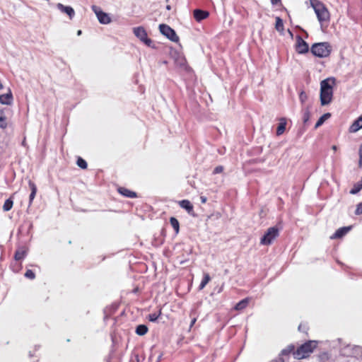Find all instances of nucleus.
Returning a JSON list of instances; mask_svg holds the SVG:
<instances>
[{
    "mask_svg": "<svg viewBox=\"0 0 362 362\" xmlns=\"http://www.w3.org/2000/svg\"><path fill=\"white\" fill-rule=\"evenodd\" d=\"M334 78H327L320 83V103L322 105L329 104L332 100Z\"/></svg>",
    "mask_w": 362,
    "mask_h": 362,
    "instance_id": "f257e3e1",
    "label": "nucleus"
},
{
    "mask_svg": "<svg viewBox=\"0 0 362 362\" xmlns=\"http://www.w3.org/2000/svg\"><path fill=\"white\" fill-rule=\"evenodd\" d=\"M317 345V341H308L299 346L297 350L293 352V355L295 358L298 359L307 358L313 352Z\"/></svg>",
    "mask_w": 362,
    "mask_h": 362,
    "instance_id": "f03ea898",
    "label": "nucleus"
},
{
    "mask_svg": "<svg viewBox=\"0 0 362 362\" xmlns=\"http://www.w3.org/2000/svg\"><path fill=\"white\" fill-rule=\"evenodd\" d=\"M310 51L315 57L325 58L329 56L332 46L327 42L315 43L312 45Z\"/></svg>",
    "mask_w": 362,
    "mask_h": 362,
    "instance_id": "7ed1b4c3",
    "label": "nucleus"
},
{
    "mask_svg": "<svg viewBox=\"0 0 362 362\" xmlns=\"http://www.w3.org/2000/svg\"><path fill=\"white\" fill-rule=\"evenodd\" d=\"M310 4L320 23L329 21V11L322 2L318 0H310Z\"/></svg>",
    "mask_w": 362,
    "mask_h": 362,
    "instance_id": "20e7f679",
    "label": "nucleus"
},
{
    "mask_svg": "<svg viewBox=\"0 0 362 362\" xmlns=\"http://www.w3.org/2000/svg\"><path fill=\"white\" fill-rule=\"evenodd\" d=\"M279 236V229L276 227L268 228L265 234L260 240V244L263 245H269Z\"/></svg>",
    "mask_w": 362,
    "mask_h": 362,
    "instance_id": "39448f33",
    "label": "nucleus"
},
{
    "mask_svg": "<svg viewBox=\"0 0 362 362\" xmlns=\"http://www.w3.org/2000/svg\"><path fill=\"white\" fill-rule=\"evenodd\" d=\"M159 30L162 35L165 36L172 42H177L179 41V37L177 35L175 31L169 25L165 24H160L159 25Z\"/></svg>",
    "mask_w": 362,
    "mask_h": 362,
    "instance_id": "423d86ee",
    "label": "nucleus"
},
{
    "mask_svg": "<svg viewBox=\"0 0 362 362\" xmlns=\"http://www.w3.org/2000/svg\"><path fill=\"white\" fill-rule=\"evenodd\" d=\"M133 33L135 36L139 38L148 47H151L152 40L148 37L147 33L144 27L139 26L133 28Z\"/></svg>",
    "mask_w": 362,
    "mask_h": 362,
    "instance_id": "0eeeda50",
    "label": "nucleus"
},
{
    "mask_svg": "<svg viewBox=\"0 0 362 362\" xmlns=\"http://www.w3.org/2000/svg\"><path fill=\"white\" fill-rule=\"evenodd\" d=\"M91 8L95 13L98 20L102 24H109L111 22V18L107 13L103 12L100 8L97 6H92Z\"/></svg>",
    "mask_w": 362,
    "mask_h": 362,
    "instance_id": "6e6552de",
    "label": "nucleus"
},
{
    "mask_svg": "<svg viewBox=\"0 0 362 362\" xmlns=\"http://www.w3.org/2000/svg\"><path fill=\"white\" fill-rule=\"evenodd\" d=\"M309 50V47L308 43L304 41L302 37L298 36L296 38V51L299 54H305L307 53Z\"/></svg>",
    "mask_w": 362,
    "mask_h": 362,
    "instance_id": "1a4fd4ad",
    "label": "nucleus"
},
{
    "mask_svg": "<svg viewBox=\"0 0 362 362\" xmlns=\"http://www.w3.org/2000/svg\"><path fill=\"white\" fill-rule=\"evenodd\" d=\"M57 8L62 13L67 14L70 19H72L75 16V11L71 6H64L61 3L57 4Z\"/></svg>",
    "mask_w": 362,
    "mask_h": 362,
    "instance_id": "9d476101",
    "label": "nucleus"
},
{
    "mask_svg": "<svg viewBox=\"0 0 362 362\" xmlns=\"http://www.w3.org/2000/svg\"><path fill=\"white\" fill-rule=\"evenodd\" d=\"M351 226L342 227L336 230V232L331 236L332 239L341 238L344 236L350 230Z\"/></svg>",
    "mask_w": 362,
    "mask_h": 362,
    "instance_id": "9b49d317",
    "label": "nucleus"
},
{
    "mask_svg": "<svg viewBox=\"0 0 362 362\" xmlns=\"http://www.w3.org/2000/svg\"><path fill=\"white\" fill-rule=\"evenodd\" d=\"M13 103V95L11 90L5 94L0 95V103L3 105H11Z\"/></svg>",
    "mask_w": 362,
    "mask_h": 362,
    "instance_id": "f8f14e48",
    "label": "nucleus"
},
{
    "mask_svg": "<svg viewBox=\"0 0 362 362\" xmlns=\"http://www.w3.org/2000/svg\"><path fill=\"white\" fill-rule=\"evenodd\" d=\"M209 15V13L206 11L200 9H196L194 11V18L198 22L206 18Z\"/></svg>",
    "mask_w": 362,
    "mask_h": 362,
    "instance_id": "ddd939ff",
    "label": "nucleus"
},
{
    "mask_svg": "<svg viewBox=\"0 0 362 362\" xmlns=\"http://www.w3.org/2000/svg\"><path fill=\"white\" fill-rule=\"evenodd\" d=\"M362 128V115L354 122L349 128V132L355 133Z\"/></svg>",
    "mask_w": 362,
    "mask_h": 362,
    "instance_id": "4468645a",
    "label": "nucleus"
},
{
    "mask_svg": "<svg viewBox=\"0 0 362 362\" xmlns=\"http://www.w3.org/2000/svg\"><path fill=\"white\" fill-rule=\"evenodd\" d=\"M179 205L182 209H185L189 214L193 212V205L189 200L184 199L179 202Z\"/></svg>",
    "mask_w": 362,
    "mask_h": 362,
    "instance_id": "2eb2a0df",
    "label": "nucleus"
},
{
    "mask_svg": "<svg viewBox=\"0 0 362 362\" xmlns=\"http://www.w3.org/2000/svg\"><path fill=\"white\" fill-rule=\"evenodd\" d=\"M28 250L25 247L19 248L15 253V259L16 260L23 259L27 255Z\"/></svg>",
    "mask_w": 362,
    "mask_h": 362,
    "instance_id": "dca6fc26",
    "label": "nucleus"
},
{
    "mask_svg": "<svg viewBox=\"0 0 362 362\" xmlns=\"http://www.w3.org/2000/svg\"><path fill=\"white\" fill-rule=\"evenodd\" d=\"M119 192L127 197L134 198L136 197V194L135 192H132L126 188L120 187L118 189Z\"/></svg>",
    "mask_w": 362,
    "mask_h": 362,
    "instance_id": "f3484780",
    "label": "nucleus"
},
{
    "mask_svg": "<svg viewBox=\"0 0 362 362\" xmlns=\"http://www.w3.org/2000/svg\"><path fill=\"white\" fill-rule=\"evenodd\" d=\"M331 117V114L330 113H325L323 115H322L319 119L317 120V122H316L315 125V129H317L318 127H320L321 125L323 124V123L327 120L328 119L329 117Z\"/></svg>",
    "mask_w": 362,
    "mask_h": 362,
    "instance_id": "a211bd4d",
    "label": "nucleus"
},
{
    "mask_svg": "<svg viewBox=\"0 0 362 362\" xmlns=\"http://www.w3.org/2000/svg\"><path fill=\"white\" fill-rule=\"evenodd\" d=\"M286 119L284 118H281V122L279 123V124L277 127V129H276V134L278 136L281 135L284 132V131L286 129Z\"/></svg>",
    "mask_w": 362,
    "mask_h": 362,
    "instance_id": "6ab92c4d",
    "label": "nucleus"
},
{
    "mask_svg": "<svg viewBox=\"0 0 362 362\" xmlns=\"http://www.w3.org/2000/svg\"><path fill=\"white\" fill-rule=\"evenodd\" d=\"M249 303L248 298H245L242 300H240L239 303H238L235 306V310H242L244 308H245Z\"/></svg>",
    "mask_w": 362,
    "mask_h": 362,
    "instance_id": "aec40b11",
    "label": "nucleus"
},
{
    "mask_svg": "<svg viewBox=\"0 0 362 362\" xmlns=\"http://www.w3.org/2000/svg\"><path fill=\"white\" fill-rule=\"evenodd\" d=\"M8 126V120L3 111L0 110V128L6 129Z\"/></svg>",
    "mask_w": 362,
    "mask_h": 362,
    "instance_id": "412c9836",
    "label": "nucleus"
},
{
    "mask_svg": "<svg viewBox=\"0 0 362 362\" xmlns=\"http://www.w3.org/2000/svg\"><path fill=\"white\" fill-rule=\"evenodd\" d=\"M210 280H211V277H210L209 274L207 273H205L204 274L203 279H202V280L200 283V285L199 286V289L202 290L206 286V285L210 281Z\"/></svg>",
    "mask_w": 362,
    "mask_h": 362,
    "instance_id": "4be33fe9",
    "label": "nucleus"
},
{
    "mask_svg": "<svg viewBox=\"0 0 362 362\" xmlns=\"http://www.w3.org/2000/svg\"><path fill=\"white\" fill-rule=\"evenodd\" d=\"M29 185L31 189V193L30 194V204H31L33 200L34 199L36 192H37V187L31 181L29 182Z\"/></svg>",
    "mask_w": 362,
    "mask_h": 362,
    "instance_id": "5701e85b",
    "label": "nucleus"
},
{
    "mask_svg": "<svg viewBox=\"0 0 362 362\" xmlns=\"http://www.w3.org/2000/svg\"><path fill=\"white\" fill-rule=\"evenodd\" d=\"M148 332V327L144 325H140L137 326L136 329V333L138 335L143 336L146 334Z\"/></svg>",
    "mask_w": 362,
    "mask_h": 362,
    "instance_id": "b1692460",
    "label": "nucleus"
},
{
    "mask_svg": "<svg viewBox=\"0 0 362 362\" xmlns=\"http://www.w3.org/2000/svg\"><path fill=\"white\" fill-rule=\"evenodd\" d=\"M310 117V112L309 107L303 110V122L304 124H307Z\"/></svg>",
    "mask_w": 362,
    "mask_h": 362,
    "instance_id": "393cba45",
    "label": "nucleus"
},
{
    "mask_svg": "<svg viewBox=\"0 0 362 362\" xmlns=\"http://www.w3.org/2000/svg\"><path fill=\"white\" fill-rule=\"evenodd\" d=\"M13 200L10 198V199H8L5 201L4 205H3V210L4 211H10L12 207H13Z\"/></svg>",
    "mask_w": 362,
    "mask_h": 362,
    "instance_id": "a878e982",
    "label": "nucleus"
},
{
    "mask_svg": "<svg viewBox=\"0 0 362 362\" xmlns=\"http://www.w3.org/2000/svg\"><path fill=\"white\" fill-rule=\"evenodd\" d=\"M170 222L172 227L174 228L175 233H178L179 229H180V225H179V222L177 220V218H175L174 217H171L170 219Z\"/></svg>",
    "mask_w": 362,
    "mask_h": 362,
    "instance_id": "bb28decb",
    "label": "nucleus"
},
{
    "mask_svg": "<svg viewBox=\"0 0 362 362\" xmlns=\"http://www.w3.org/2000/svg\"><path fill=\"white\" fill-rule=\"evenodd\" d=\"M160 315H161V309H160L158 313H153L149 314L147 317L149 321L154 322L158 320V318L160 316Z\"/></svg>",
    "mask_w": 362,
    "mask_h": 362,
    "instance_id": "cd10ccee",
    "label": "nucleus"
},
{
    "mask_svg": "<svg viewBox=\"0 0 362 362\" xmlns=\"http://www.w3.org/2000/svg\"><path fill=\"white\" fill-rule=\"evenodd\" d=\"M294 349H295V347L293 345H289L286 348L284 349L281 351V355H288L291 352H294Z\"/></svg>",
    "mask_w": 362,
    "mask_h": 362,
    "instance_id": "c85d7f7f",
    "label": "nucleus"
},
{
    "mask_svg": "<svg viewBox=\"0 0 362 362\" xmlns=\"http://www.w3.org/2000/svg\"><path fill=\"white\" fill-rule=\"evenodd\" d=\"M276 29L279 31H281L284 30V23H283V21L279 18V17H276Z\"/></svg>",
    "mask_w": 362,
    "mask_h": 362,
    "instance_id": "c756f323",
    "label": "nucleus"
},
{
    "mask_svg": "<svg viewBox=\"0 0 362 362\" xmlns=\"http://www.w3.org/2000/svg\"><path fill=\"white\" fill-rule=\"evenodd\" d=\"M77 165L82 169H86L87 168V163L85 160L81 158H78L77 160Z\"/></svg>",
    "mask_w": 362,
    "mask_h": 362,
    "instance_id": "7c9ffc66",
    "label": "nucleus"
},
{
    "mask_svg": "<svg viewBox=\"0 0 362 362\" xmlns=\"http://www.w3.org/2000/svg\"><path fill=\"white\" fill-rule=\"evenodd\" d=\"M25 276L28 279H35V273L32 270L28 269L26 271V272L25 273Z\"/></svg>",
    "mask_w": 362,
    "mask_h": 362,
    "instance_id": "2f4dec72",
    "label": "nucleus"
},
{
    "mask_svg": "<svg viewBox=\"0 0 362 362\" xmlns=\"http://www.w3.org/2000/svg\"><path fill=\"white\" fill-rule=\"evenodd\" d=\"M299 99L302 103H304L308 99L307 94L304 91H301L299 95Z\"/></svg>",
    "mask_w": 362,
    "mask_h": 362,
    "instance_id": "473e14b6",
    "label": "nucleus"
},
{
    "mask_svg": "<svg viewBox=\"0 0 362 362\" xmlns=\"http://www.w3.org/2000/svg\"><path fill=\"white\" fill-rule=\"evenodd\" d=\"M358 154H359L358 165L360 168H361L362 167V144L359 146Z\"/></svg>",
    "mask_w": 362,
    "mask_h": 362,
    "instance_id": "72a5a7b5",
    "label": "nucleus"
},
{
    "mask_svg": "<svg viewBox=\"0 0 362 362\" xmlns=\"http://www.w3.org/2000/svg\"><path fill=\"white\" fill-rule=\"evenodd\" d=\"M355 214L356 215H360L362 214V203H359L358 204H357Z\"/></svg>",
    "mask_w": 362,
    "mask_h": 362,
    "instance_id": "f704fd0d",
    "label": "nucleus"
},
{
    "mask_svg": "<svg viewBox=\"0 0 362 362\" xmlns=\"http://www.w3.org/2000/svg\"><path fill=\"white\" fill-rule=\"evenodd\" d=\"M223 166L221 165H218L217 167H216L214 170V174H218V173H221V172H223Z\"/></svg>",
    "mask_w": 362,
    "mask_h": 362,
    "instance_id": "c9c22d12",
    "label": "nucleus"
},
{
    "mask_svg": "<svg viewBox=\"0 0 362 362\" xmlns=\"http://www.w3.org/2000/svg\"><path fill=\"white\" fill-rule=\"evenodd\" d=\"M354 350H355V354L356 355L359 356V355L362 354V347H361V346H356L354 348Z\"/></svg>",
    "mask_w": 362,
    "mask_h": 362,
    "instance_id": "e433bc0d",
    "label": "nucleus"
},
{
    "mask_svg": "<svg viewBox=\"0 0 362 362\" xmlns=\"http://www.w3.org/2000/svg\"><path fill=\"white\" fill-rule=\"evenodd\" d=\"M361 190V189L359 188V187H358L357 185H356L354 186V187L351 190V193L354 194H356L357 192H358L359 191Z\"/></svg>",
    "mask_w": 362,
    "mask_h": 362,
    "instance_id": "4c0bfd02",
    "label": "nucleus"
},
{
    "mask_svg": "<svg viewBox=\"0 0 362 362\" xmlns=\"http://www.w3.org/2000/svg\"><path fill=\"white\" fill-rule=\"evenodd\" d=\"M308 329V327L305 325H303V324H300L299 326H298V330L299 331H302V332H306Z\"/></svg>",
    "mask_w": 362,
    "mask_h": 362,
    "instance_id": "58836bf2",
    "label": "nucleus"
},
{
    "mask_svg": "<svg viewBox=\"0 0 362 362\" xmlns=\"http://www.w3.org/2000/svg\"><path fill=\"white\" fill-rule=\"evenodd\" d=\"M271 362H284V361L281 356H279L278 358L274 359Z\"/></svg>",
    "mask_w": 362,
    "mask_h": 362,
    "instance_id": "ea45409f",
    "label": "nucleus"
},
{
    "mask_svg": "<svg viewBox=\"0 0 362 362\" xmlns=\"http://www.w3.org/2000/svg\"><path fill=\"white\" fill-rule=\"evenodd\" d=\"M200 199H201V202H202V204H204V203L206 202L207 199H206V197H203L202 196V197H200Z\"/></svg>",
    "mask_w": 362,
    "mask_h": 362,
    "instance_id": "a19ab883",
    "label": "nucleus"
},
{
    "mask_svg": "<svg viewBox=\"0 0 362 362\" xmlns=\"http://www.w3.org/2000/svg\"><path fill=\"white\" fill-rule=\"evenodd\" d=\"M196 320H197L196 318L192 319V322L190 323V327H192L195 324Z\"/></svg>",
    "mask_w": 362,
    "mask_h": 362,
    "instance_id": "79ce46f5",
    "label": "nucleus"
},
{
    "mask_svg": "<svg viewBox=\"0 0 362 362\" xmlns=\"http://www.w3.org/2000/svg\"><path fill=\"white\" fill-rule=\"evenodd\" d=\"M272 4H276L280 0H271Z\"/></svg>",
    "mask_w": 362,
    "mask_h": 362,
    "instance_id": "37998d69",
    "label": "nucleus"
},
{
    "mask_svg": "<svg viewBox=\"0 0 362 362\" xmlns=\"http://www.w3.org/2000/svg\"><path fill=\"white\" fill-rule=\"evenodd\" d=\"M332 148L334 151H337V146H334H334H332Z\"/></svg>",
    "mask_w": 362,
    "mask_h": 362,
    "instance_id": "c03bdc74",
    "label": "nucleus"
},
{
    "mask_svg": "<svg viewBox=\"0 0 362 362\" xmlns=\"http://www.w3.org/2000/svg\"><path fill=\"white\" fill-rule=\"evenodd\" d=\"M81 34V30H78V32H77V35H80Z\"/></svg>",
    "mask_w": 362,
    "mask_h": 362,
    "instance_id": "a18cd8bd",
    "label": "nucleus"
}]
</instances>
